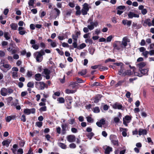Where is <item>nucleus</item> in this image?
Instances as JSON below:
<instances>
[{
	"label": "nucleus",
	"mask_w": 154,
	"mask_h": 154,
	"mask_svg": "<svg viewBox=\"0 0 154 154\" xmlns=\"http://www.w3.org/2000/svg\"><path fill=\"white\" fill-rule=\"evenodd\" d=\"M130 42V39L128 38V37H124L123 38L121 42V45H123L124 47H125L127 45V43Z\"/></svg>",
	"instance_id": "obj_6"
},
{
	"label": "nucleus",
	"mask_w": 154,
	"mask_h": 154,
	"mask_svg": "<svg viewBox=\"0 0 154 154\" xmlns=\"http://www.w3.org/2000/svg\"><path fill=\"white\" fill-rule=\"evenodd\" d=\"M20 119L22 121L24 122H25L26 121V116L24 114L23 115L21 116Z\"/></svg>",
	"instance_id": "obj_40"
},
{
	"label": "nucleus",
	"mask_w": 154,
	"mask_h": 154,
	"mask_svg": "<svg viewBox=\"0 0 154 154\" xmlns=\"http://www.w3.org/2000/svg\"><path fill=\"white\" fill-rule=\"evenodd\" d=\"M39 111L40 112L45 111L47 110V107L46 106H44L41 107L39 109Z\"/></svg>",
	"instance_id": "obj_51"
},
{
	"label": "nucleus",
	"mask_w": 154,
	"mask_h": 154,
	"mask_svg": "<svg viewBox=\"0 0 154 154\" xmlns=\"http://www.w3.org/2000/svg\"><path fill=\"white\" fill-rule=\"evenodd\" d=\"M10 26L11 29L14 30H16L18 27L17 24L14 23H11Z\"/></svg>",
	"instance_id": "obj_20"
},
{
	"label": "nucleus",
	"mask_w": 154,
	"mask_h": 154,
	"mask_svg": "<svg viewBox=\"0 0 154 154\" xmlns=\"http://www.w3.org/2000/svg\"><path fill=\"white\" fill-rule=\"evenodd\" d=\"M12 77L14 78H15L18 77L17 73L16 72H13L12 73Z\"/></svg>",
	"instance_id": "obj_58"
},
{
	"label": "nucleus",
	"mask_w": 154,
	"mask_h": 154,
	"mask_svg": "<svg viewBox=\"0 0 154 154\" xmlns=\"http://www.w3.org/2000/svg\"><path fill=\"white\" fill-rule=\"evenodd\" d=\"M12 99L13 98L11 97H9L8 98L7 102L8 105H10V104L11 103V102Z\"/></svg>",
	"instance_id": "obj_44"
},
{
	"label": "nucleus",
	"mask_w": 154,
	"mask_h": 154,
	"mask_svg": "<svg viewBox=\"0 0 154 154\" xmlns=\"http://www.w3.org/2000/svg\"><path fill=\"white\" fill-rule=\"evenodd\" d=\"M85 42L86 43L88 42L89 44H91L93 43V40L91 39L88 38L85 39Z\"/></svg>",
	"instance_id": "obj_49"
},
{
	"label": "nucleus",
	"mask_w": 154,
	"mask_h": 154,
	"mask_svg": "<svg viewBox=\"0 0 154 154\" xmlns=\"http://www.w3.org/2000/svg\"><path fill=\"white\" fill-rule=\"evenodd\" d=\"M125 8V6L124 5H120L117 7V9L119 10H123Z\"/></svg>",
	"instance_id": "obj_48"
},
{
	"label": "nucleus",
	"mask_w": 154,
	"mask_h": 154,
	"mask_svg": "<svg viewBox=\"0 0 154 154\" xmlns=\"http://www.w3.org/2000/svg\"><path fill=\"white\" fill-rule=\"evenodd\" d=\"M108 68L107 67L104 66H101L99 68V69L100 71H103L105 70H108Z\"/></svg>",
	"instance_id": "obj_41"
},
{
	"label": "nucleus",
	"mask_w": 154,
	"mask_h": 154,
	"mask_svg": "<svg viewBox=\"0 0 154 154\" xmlns=\"http://www.w3.org/2000/svg\"><path fill=\"white\" fill-rule=\"evenodd\" d=\"M115 61L116 60L114 59H111V58H109L105 60V63H106L109 62H115Z\"/></svg>",
	"instance_id": "obj_46"
},
{
	"label": "nucleus",
	"mask_w": 154,
	"mask_h": 154,
	"mask_svg": "<svg viewBox=\"0 0 154 154\" xmlns=\"http://www.w3.org/2000/svg\"><path fill=\"white\" fill-rule=\"evenodd\" d=\"M141 12L142 14L143 15H144L147 13V11L146 9L144 8L143 9H142V10H141Z\"/></svg>",
	"instance_id": "obj_61"
},
{
	"label": "nucleus",
	"mask_w": 154,
	"mask_h": 154,
	"mask_svg": "<svg viewBox=\"0 0 154 154\" xmlns=\"http://www.w3.org/2000/svg\"><path fill=\"white\" fill-rule=\"evenodd\" d=\"M10 142H9L8 140H4L2 143V145L4 146H9V144L10 143Z\"/></svg>",
	"instance_id": "obj_29"
},
{
	"label": "nucleus",
	"mask_w": 154,
	"mask_h": 154,
	"mask_svg": "<svg viewBox=\"0 0 154 154\" xmlns=\"http://www.w3.org/2000/svg\"><path fill=\"white\" fill-rule=\"evenodd\" d=\"M12 119L11 116H8L6 118V121L7 122H9Z\"/></svg>",
	"instance_id": "obj_55"
},
{
	"label": "nucleus",
	"mask_w": 154,
	"mask_h": 154,
	"mask_svg": "<svg viewBox=\"0 0 154 154\" xmlns=\"http://www.w3.org/2000/svg\"><path fill=\"white\" fill-rule=\"evenodd\" d=\"M143 25L145 26H146L147 25H148L149 26H151L152 24L150 22V19L149 18L146 19L144 23H143Z\"/></svg>",
	"instance_id": "obj_12"
},
{
	"label": "nucleus",
	"mask_w": 154,
	"mask_h": 154,
	"mask_svg": "<svg viewBox=\"0 0 154 154\" xmlns=\"http://www.w3.org/2000/svg\"><path fill=\"white\" fill-rule=\"evenodd\" d=\"M149 52L148 51H145L143 52L142 53L143 55L146 57L147 58L148 57L147 55L149 54Z\"/></svg>",
	"instance_id": "obj_59"
},
{
	"label": "nucleus",
	"mask_w": 154,
	"mask_h": 154,
	"mask_svg": "<svg viewBox=\"0 0 154 154\" xmlns=\"http://www.w3.org/2000/svg\"><path fill=\"white\" fill-rule=\"evenodd\" d=\"M43 73L46 75L45 78L46 79H50V75L51 73L50 70L47 68L44 69Z\"/></svg>",
	"instance_id": "obj_7"
},
{
	"label": "nucleus",
	"mask_w": 154,
	"mask_h": 154,
	"mask_svg": "<svg viewBox=\"0 0 154 154\" xmlns=\"http://www.w3.org/2000/svg\"><path fill=\"white\" fill-rule=\"evenodd\" d=\"M133 73L130 70H125V73L123 74V76H125L126 75L130 76L133 75Z\"/></svg>",
	"instance_id": "obj_18"
},
{
	"label": "nucleus",
	"mask_w": 154,
	"mask_h": 154,
	"mask_svg": "<svg viewBox=\"0 0 154 154\" xmlns=\"http://www.w3.org/2000/svg\"><path fill=\"white\" fill-rule=\"evenodd\" d=\"M67 139L69 142H73L75 140V137L74 135H70L67 136Z\"/></svg>",
	"instance_id": "obj_10"
},
{
	"label": "nucleus",
	"mask_w": 154,
	"mask_h": 154,
	"mask_svg": "<svg viewBox=\"0 0 154 154\" xmlns=\"http://www.w3.org/2000/svg\"><path fill=\"white\" fill-rule=\"evenodd\" d=\"M4 37L7 40H8L10 38V36L8 32H5L4 33Z\"/></svg>",
	"instance_id": "obj_26"
},
{
	"label": "nucleus",
	"mask_w": 154,
	"mask_h": 154,
	"mask_svg": "<svg viewBox=\"0 0 154 154\" xmlns=\"http://www.w3.org/2000/svg\"><path fill=\"white\" fill-rule=\"evenodd\" d=\"M32 72L31 71L28 70L26 73V75L28 77H30L32 75Z\"/></svg>",
	"instance_id": "obj_47"
},
{
	"label": "nucleus",
	"mask_w": 154,
	"mask_h": 154,
	"mask_svg": "<svg viewBox=\"0 0 154 154\" xmlns=\"http://www.w3.org/2000/svg\"><path fill=\"white\" fill-rule=\"evenodd\" d=\"M11 66L10 64H4L0 66V69L3 72H6L7 71L10 69Z\"/></svg>",
	"instance_id": "obj_4"
},
{
	"label": "nucleus",
	"mask_w": 154,
	"mask_h": 154,
	"mask_svg": "<svg viewBox=\"0 0 154 154\" xmlns=\"http://www.w3.org/2000/svg\"><path fill=\"white\" fill-rule=\"evenodd\" d=\"M0 92L2 95L5 96L7 95V89L5 88H1Z\"/></svg>",
	"instance_id": "obj_16"
},
{
	"label": "nucleus",
	"mask_w": 154,
	"mask_h": 154,
	"mask_svg": "<svg viewBox=\"0 0 154 154\" xmlns=\"http://www.w3.org/2000/svg\"><path fill=\"white\" fill-rule=\"evenodd\" d=\"M113 64L114 65H116V66H120V67H121V66H123L124 65L123 63L122 62L119 63H114Z\"/></svg>",
	"instance_id": "obj_56"
},
{
	"label": "nucleus",
	"mask_w": 154,
	"mask_h": 154,
	"mask_svg": "<svg viewBox=\"0 0 154 154\" xmlns=\"http://www.w3.org/2000/svg\"><path fill=\"white\" fill-rule=\"evenodd\" d=\"M112 107L114 109H122L123 107L122 105L118 102H116L112 105Z\"/></svg>",
	"instance_id": "obj_9"
},
{
	"label": "nucleus",
	"mask_w": 154,
	"mask_h": 154,
	"mask_svg": "<svg viewBox=\"0 0 154 154\" xmlns=\"http://www.w3.org/2000/svg\"><path fill=\"white\" fill-rule=\"evenodd\" d=\"M67 126L66 124H62L61 125L62 129V133L63 134H64L66 133V129Z\"/></svg>",
	"instance_id": "obj_15"
},
{
	"label": "nucleus",
	"mask_w": 154,
	"mask_h": 154,
	"mask_svg": "<svg viewBox=\"0 0 154 154\" xmlns=\"http://www.w3.org/2000/svg\"><path fill=\"white\" fill-rule=\"evenodd\" d=\"M112 35H109V36L108 37L106 38V41L107 42H110L112 39Z\"/></svg>",
	"instance_id": "obj_63"
},
{
	"label": "nucleus",
	"mask_w": 154,
	"mask_h": 154,
	"mask_svg": "<svg viewBox=\"0 0 154 154\" xmlns=\"http://www.w3.org/2000/svg\"><path fill=\"white\" fill-rule=\"evenodd\" d=\"M88 11H87L86 10H84L83 9H82L81 10L82 14L83 15H86L87 14V12Z\"/></svg>",
	"instance_id": "obj_57"
},
{
	"label": "nucleus",
	"mask_w": 154,
	"mask_h": 154,
	"mask_svg": "<svg viewBox=\"0 0 154 154\" xmlns=\"http://www.w3.org/2000/svg\"><path fill=\"white\" fill-rule=\"evenodd\" d=\"M95 51V49L93 47H90L88 49V51L90 54L93 55Z\"/></svg>",
	"instance_id": "obj_28"
},
{
	"label": "nucleus",
	"mask_w": 154,
	"mask_h": 154,
	"mask_svg": "<svg viewBox=\"0 0 154 154\" xmlns=\"http://www.w3.org/2000/svg\"><path fill=\"white\" fill-rule=\"evenodd\" d=\"M54 10H55L56 12L57 15V16H59L60 13V11L57 8H54Z\"/></svg>",
	"instance_id": "obj_60"
},
{
	"label": "nucleus",
	"mask_w": 154,
	"mask_h": 154,
	"mask_svg": "<svg viewBox=\"0 0 154 154\" xmlns=\"http://www.w3.org/2000/svg\"><path fill=\"white\" fill-rule=\"evenodd\" d=\"M128 16L130 18H132L133 17L138 18L139 17V15L138 14L134 13L132 12H130L128 13Z\"/></svg>",
	"instance_id": "obj_11"
},
{
	"label": "nucleus",
	"mask_w": 154,
	"mask_h": 154,
	"mask_svg": "<svg viewBox=\"0 0 154 154\" xmlns=\"http://www.w3.org/2000/svg\"><path fill=\"white\" fill-rule=\"evenodd\" d=\"M45 54V53L43 49L34 54V55L35 57L36 60L38 62H40L42 61L43 58V56Z\"/></svg>",
	"instance_id": "obj_1"
},
{
	"label": "nucleus",
	"mask_w": 154,
	"mask_h": 154,
	"mask_svg": "<svg viewBox=\"0 0 154 154\" xmlns=\"http://www.w3.org/2000/svg\"><path fill=\"white\" fill-rule=\"evenodd\" d=\"M87 73L86 69H85L82 70L81 72H78V74H80L81 75H85Z\"/></svg>",
	"instance_id": "obj_37"
},
{
	"label": "nucleus",
	"mask_w": 154,
	"mask_h": 154,
	"mask_svg": "<svg viewBox=\"0 0 154 154\" xmlns=\"http://www.w3.org/2000/svg\"><path fill=\"white\" fill-rule=\"evenodd\" d=\"M76 91V90H70L67 89L65 90V93L67 94H73L75 93Z\"/></svg>",
	"instance_id": "obj_23"
},
{
	"label": "nucleus",
	"mask_w": 154,
	"mask_h": 154,
	"mask_svg": "<svg viewBox=\"0 0 154 154\" xmlns=\"http://www.w3.org/2000/svg\"><path fill=\"white\" fill-rule=\"evenodd\" d=\"M19 143L20 146L21 147H23L25 144V141L24 140H21L19 141Z\"/></svg>",
	"instance_id": "obj_43"
},
{
	"label": "nucleus",
	"mask_w": 154,
	"mask_h": 154,
	"mask_svg": "<svg viewBox=\"0 0 154 154\" xmlns=\"http://www.w3.org/2000/svg\"><path fill=\"white\" fill-rule=\"evenodd\" d=\"M132 117H131L129 116L126 115L125 116L124 119L125 120L130 121Z\"/></svg>",
	"instance_id": "obj_39"
},
{
	"label": "nucleus",
	"mask_w": 154,
	"mask_h": 154,
	"mask_svg": "<svg viewBox=\"0 0 154 154\" xmlns=\"http://www.w3.org/2000/svg\"><path fill=\"white\" fill-rule=\"evenodd\" d=\"M77 43V41H73V42L72 43V45L74 48H77L78 49V46Z\"/></svg>",
	"instance_id": "obj_53"
},
{
	"label": "nucleus",
	"mask_w": 154,
	"mask_h": 154,
	"mask_svg": "<svg viewBox=\"0 0 154 154\" xmlns=\"http://www.w3.org/2000/svg\"><path fill=\"white\" fill-rule=\"evenodd\" d=\"M112 151V148L109 146H107L105 149V153L106 154H109L110 152Z\"/></svg>",
	"instance_id": "obj_21"
},
{
	"label": "nucleus",
	"mask_w": 154,
	"mask_h": 154,
	"mask_svg": "<svg viewBox=\"0 0 154 154\" xmlns=\"http://www.w3.org/2000/svg\"><path fill=\"white\" fill-rule=\"evenodd\" d=\"M94 22H90V24L91 25H88V29L90 30H92L94 28Z\"/></svg>",
	"instance_id": "obj_25"
},
{
	"label": "nucleus",
	"mask_w": 154,
	"mask_h": 154,
	"mask_svg": "<svg viewBox=\"0 0 154 154\" xmlns=\"http://www.w3.org/2000/svg\"><path fill=\"white\" fill-rule=\"evenodd\" d=\"M94 112L95 113H98L100 112V110L99 107H95L94 109Z\"/></svg>",
	"instance_id": "obj_52"
},
{
	"label": "nucleus",
	"mask_w": 154,
	"mask_h": 154,
	"mask_svg": "<svg viewBox=\"0 0 154 154\" xmlns=\"http://www.w3.org/2000/svg\"><path fill=\"white\" fill-rule=\"evenodd\" d=\"M34 77L35 80L38 81L41 80L42 78L41 75L40 73L36 74L35 75Z\"/></svg>",
	"instance_id": "obj_17"
},
{
	"label": "nucleus",
	"mask_w": 154,
	"mask_h": 154,
	"mask_svg": "<svg viewBox=\"0 0 154 154\" xmlns=\"http://www.w3.org/2000/svg\"><path fill=\"white\" fill-rule=\"evenodd\" d=\"M29 1L28 2V5L29 6H33L34 4V3L35 0H29Z\"/></svg>",
	"instance_id": "obj_45"
},
{
	"label": "nucleus",
	"mask_w": 154,
	"mask_h": 154,
	"mask_svg": "<svg viewBox=\"0 0 154 154\" xmlns=\"http://www.w3.org/2000/svg\"><path fill=\"white\" fill-rule=\"evenodd\" d=\"M91 86L92 87H94V86H101V85L100 83L99 82H95L94 83L91 84Z\"/></svg>",
	"instance_id": "obj_33"
},
{
	"label": "nucleus",
	"mask_w": 154,
	"mask_h": 154,
	"mask_svg": "<svg viewBox=\"0 0 154 154\" xmlns=\"http://www.w3.org/2000/svg\"><path fill=\"white\" fill-rule=\"evenodd\" d=\"M23 112L25 114L29 115L31 113L30 110L29 109H25L23 110Z\"/></svg>",
	"instance_id": "obj_32"
},
{
	"label": "nucleus",
	"mask_w": 154,
	"mask_h": 154,
	"mask_svg": "<svg viewBox=\"0 0 154 154\" xmlns=\"http://www.w3.org/2000/svg\"><path fill=\"white\" fill-rule=\"evenodd\" d=\"M146 63L144 62H141L139 64H138V66L139 67V70H141V69L144 67L146 65Z\"/></svg>",
	"instance_id": "obj_22"
},
{
	"label": "nucleus",
	"mask_w": 154,
	"mask_h": 154,
	"mask_svg": "<svg viewBox=\"0 0 154 154\" xmlns=\"http://www.w3.org/2000/svg\"><path fill=\"white\" fill-rule=\"evenodd\" d=\"M140 72L141 73L143 74V75H148V72L149 71V69H141V70H139Z\"/></svg>",
	"instance_id": "obj_19"
},
{
	"label": "nucleus",
	"mask_w": 154,
	"mask_h": 154,
	"mask_svg": "<svg viewBox=\"0 0 154 154\" xmlns=\"http://www.w3.org/2000/svg\"><path fill=\"white\" fill-rule=\"evenodd\" d=\"M35 83V88L38 90H43L45 88H47L48 87L47 84L43 82H36Z\"/></svg>",
	"instance_id": "obj_2"
},
{
	"label": "nucleus",
	"mask_w": 154,
	"mask_h": 154,
	"mask_svg": "<svg viewBox=\"0 0 154 154\" xmlns=\"http://www.w3.org/2000/svg\"><path fill=\"white\" fill-rule=\"evenodd\" d=\"M86 45L85 43H82L79 46H78V49L79 50L83 49L84 48L86 47Z\"/></svg>",
	"instance_id": "obj_30"
},
{
	"label": "nucleus",
	"mask_w": 154,
	"mask_h": 154,
	"mask_svg": "<svg viewBox=\"0 0 154 154\" xmlns=\"http://www.w3.org/2000/svg\"><path fill=\"white\" fill-rule=\"evenodd\" d=\"M36 125L38 127H41L42 125V122H37L35 123Z\"/></svg>",
	"instance_id": "obj_54"
},
{
	"label": "nucleus",
	"mask_w": 154,
	"mask_h": 154,
	"mask_svg": "<svg viewBox=\"0 0 154 154\" xmlns=\"http://www.w3.org/2000/svg\"><path fill=\"white\" fill-rule=\"evenodd\" d=\"M58 146L63 149H65L66 148V145L63 143H58Z\"/></svg>",
	"instance_id": "obj_27"
},
{
	"label": "nucleus",
	"mask_w": 154,
	"mask_h": 154,
	"mask_svg": "<svg viewBox=\"0 0 154 154\" xmlns=\"http://www.w3.org/2000/svg\"><path fill=\"white\" fill-rule=\"evenodd\" d=\"M110 139L113 144L115 145L119 146V141L117 139L116 136L115 135H111L110 137Z\"/></svg>",
	"instance_id": "obj_5"
},
{
	"label": "nucleus",
	"mask_w": 154,
	"mask_h": 154,
	"mask_svg": "<svg viewBox=\"0 0 154 154\" xmlns=\"http://www.w3.org/2000/svg\"><path fill=\"white\" fill-rule=\"evenodd\" d=\"M94 135V133L92 132H91L87 135V137L89 138L90 139H91Z\"/></svg>",
	"instance_id": "obj_38"
},
{
	"label": "nucleus",
	"mask_w": 154,
	"mask_h": 154,
	"mask_svg": "<svg viewBox=\"0 0 154 154\" xmlns=\"http://www.w3.org/2000/svg\"><path fill=\"white\" fill-rule=\"evenodd\" d=\"M113 50H117L119 51L123 47L121 45V42L120 41H115L113 44Z\"/></svg>",
	"instance_id": "obj_3"
},
{
	"label": "nucleus",
	"mask_w": 154,
	"mask_h": 154,
	"mask_svg": "<svg viewBox=\"0 0 154 154\" xmlns=\"http://www.w3.org/2000/svg\"><path fill=\"white\" fill-rule=\"evenodd\" d=\"M56 50L60 55H63L64 52L63 51H60L59 48H56Z\"/></svg>",
	"instance_id": "obj_50"
},
{
	"label": "nucleus",
	"mask_w": 154,
	"mask_h": 154,
	"mask_svg": "<svg viewBox=\"0 0 154 154\" xmlns=\"http://www.w3.org/2000/svg\"><path fill=\"white\" fill-rule=\"evenodd\" d=\"M124 80H120L118 81V83L115 85V87L117 88L119 86H121L123 83L124 82Z\"/></svg>",
	"instance_id": "obj_31"
},
{
	"label": "nucleus",
	"mask_w": 154,
	"mask_h": 154,
	"mask_svg": "<svg viewBox=\"0 0 154 154\" xmlns=\"http://www.w3.org/2000/svg\"><path fill=\"white\" fill-rule=\"evenodd\" d=\"M27 86L29 88H34V83L33 82H29L27 84Z\"/></svg>",
	"instance_id": "obj_34"
},
{
	"label": "nucleus",
	"mask_w": 154,
	"mask_h": 154,
	"mask_svg": "<svg viewBox=\"0 0 154 154\" xmlns=\"http://www.w3.org/2000/svg\"><path fill=\"white\" fill-rule=\"evenodd\" d=\"M138 133L139 135H146L147 134V131L145 129L140 128L139 130Z\"/></svg>",
	"instance_id": "obj_14"
},
{
	"label": "nucleus",
	"mask_w": 154,
	"mask_h": 154,
	"mask_svg": "<svg viewBox=\"0 0 154 154\" xmlns=\"http://www.w3.org/2000/svg\"><path fill=\"white\" fill-rule=\"evenodd\" d=\"M57 101H58L60 103H63L65 102L64 98L63 97H60L57 99Z\"/></svg>",
	"instance_id": "obj_35"
},
{
	"label": "nucleus",
	"mask_w": 154,
	"mask_h": 154,
	"mask_svg": "<svg viewBox=\"0 0 154 154\" xmlns=\"http://www.w3.org/2000/svg\"><path fill=\"white\" fill-rule=\"evenodd\" d=\"M132 26L134 27H136V29H138L141 28V24H139L137 25V23H135L134 22H133V23Z\"/></svg>",
	"instance_id": "obj_36"
},
{
	"label": "nucleus",
	"mask_w": 154,
	"mask_h": 154,
	"mask_svg": "<svg viewBox=\"0 0 154 154\" xmlns=\"http://www.w3.org/2000/svg\"><path fill=\"white\" fill-rule=\"evenodd\" d=\"M75 34H74V35L76 36L77 37L79 38V36H80L81 35V32L79 30V31H75Z\"/></svg>",
	"instance_id": "obj_42"
},
{
	"label": "nucleus",
	"mask_w": 154,
	"mask_h": 154,
	"mask_svg": "<svg viewBox=\"0 0 154 154\" xmlns=\"http://www.w3.org/2000/svg\"><path fill=\"white\" fill-rule=\"evenodd\" d=\"M89 5L87 3H85L83 5V8L84 10H86L87 11H89Z\"/></svg>",
	"instance_id": "obj_24"
},
{
	"label": "nucleus",
	"mask_w": 154,
	"mask_h": 154,
	"mask_svg": "<svg viewBox=\"0 0 154 154\" xmlns=\"http://www.w3.org/2000/svg\"><path fill=\"white\" fill-rule=\"evenodd\" d=\"M125 70L124 65L120 67V68L118 69L119 75L123 76V74L125 73Z\"/></svg>",
	"instance_id": "obj_8"
},
{
	"label": "nucleus",
	"mask_w": 154,
	"mask_h": 154,
	"mask_svg": "<svg viewBox=\"0 0 154 154\" xmlns=\"http://www.w3.org/2000/svg\"><path fill=\"white\" fill-rule=\"evenodd\" d=\"M77 81L78 83H82L84 82V81L82 79H80L79 78H76Z\"/></svg>",
	"instance_id": "obj_62"
},
{
	"label": "nucleus",
	"mask_w": 154,
	"mask_h": 154,
	"mask_svg": "<svg viewBox=\"0 0 154 154\" xmlns=\"http://www.w3.org/2000/svg\"><path fill=\"white\" fill-rule=\"evenodd\" d=\"M102 95L100 94H97L94 99V103H97L100 100L101 98L102 97Z\"/></svg>",
	"instance_id": "obj_13"
},
{
	"label": "nucleus",
	"mask_w": 154,
	"mask_h": 154,
	"mask_svg": "<svg viewBox=\"0 0 154 154\" xmlns=\"http://www.w3.org/2000/svg\"><path fill=\"white\" fill-rule=\"evenodd\" d=\"M32 47L35 50H37L39 48V46L37 44H35L34 45H32Z\"/></svg>",
	"instance_id": "obj_64"
}]
</instances>
